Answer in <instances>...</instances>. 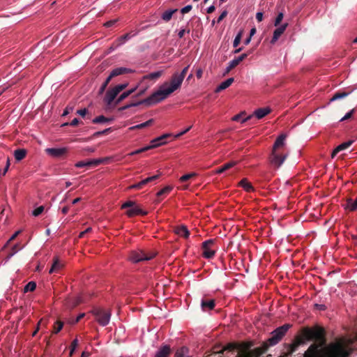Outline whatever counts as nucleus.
<instances>
[{
    "label": "nucleus",
    "instance_id": "obj_26",
    "mask_svg": "<svg viewBox=\"0 0 357 357\" xmlns=\"http://www.w3.org/2000/svg\"><path fill=\"white\" fill-rule=\"evenodd\" d=\"M177 11L178 9L176 8L167 10L162 14L161 18L163 21L167 22L172 19L173 14Z\"/></svg>",
    "mask_w": 357,
    "mask_h": 357
},
{
    "label": "nucleus",
    "instance_id": "obj_5",
    "mask_svg": "<svg viewBox=\"0 0 357 357\" xmlns=\"http://www.w3.org/2000/svg\"><path fill=\"white\" fill-rule=\"evenodd\" d=\"M291 325L286 324L277 328L271 333V337L267 340L266 347L274 346L277 344L291 328Z\"/></svg>",
    "mask_w": 357,
    "mask_h": 357
},
{
    "label": "nucleus",
    "instance_id": "obj_13",
    "mask_svg": "<svg viewBox=\"0 0 357 357\" xmlns=\"http://www.w3.org/2000/svg\"><path fill=\"white\" fill-rule=\"evenodd\" d=\"M170 136H172V134L165 133L160 137H158L152 139L151 141V144L149 145L151 149L166 144L167 142L165 141V139Z\"/></svg>",
    "mask_w": 357,
    "mask_h": 357
},
{
    "label": "nucleus",
    "instance_id": "obj_25",
    "mask_svg": "<svg viewBox=\"0 0 357 357\" xmlns=\"http://www.w3.org/2000/svg\"><path fill=\"white\" fill-rule=\"evenodd\" d=\"M82 302L81 296L69 298L66 301V305L70 308H74Z\"/></svg>",
    "mask_w": 357,
    "mask_h": 357
},
{
    "label": "nucleus",
    "instance_id": "obj_54",
    "mask_svg": "<svg viewBox=\"0 0 357 357\" xmlns=\"http://www.w3.org/2000/svg\"><path fill=\"white\" fill-rule=\"evenodd\" d=\"M112 130V128H107V129H105L104 130H102V131H98V132H96L95 134H94V136H100L101 135H105V134H107L109 132H110Z\"/></svg>",
    "mask_w": 357,
    "mask_h": 357
},
{
    "label": "nucleus",
    "instance_id": "obj_1",
    "mask_svg": "<svg viewBox=\"0 0 357 357\" xmlns=\"http://www.w3.org/2000/svg\"><path fill=\"white\" fill-rule=\"evenodd\" d=\"M310 340H315L318 344H312L305 351L304 357H321L319 355V347L325 344L324 330L319 326L312 328H304L301 335L296 337L294 342L289 345L288 353L292 354L297 348Z\"/></svg>",
    "mask_w": 357,
    "mask_h": 357
},
{
    "label": "nucleus",
    "instance_id": "obj_64",
    "mask_svg": "<svg viewBox=\"0 0 357 357\" xmlns=\"http://www.w3.org/2000/svg\"><path fill=\"white\" fill-rule=\"evenodd\" d=\"M91 227L86 228L84 231H82L79 234V238H83L84 235L91 231Z\"/></svg>",
    "mask_w": 357,
    "mask_h": 357
},
{
    "label": "nucleus",
    "instance_id": "obj_33",
    "mask_svg": "<svg viewBox=\"0 0 357 357\" xmlns=\"http://www.w3.org/2000/svg\"><path fill=\"white\" fill-rule=\"evenodd\" d=\"M350 93H351V91L350 92H337L330 99V102H333L338 99L344 98L348 96Z\"/></svg>",
    "mask_w": 357,
    "mask_h": 357
},
{
    "label": "nucleus",
    "instance_id": "obj_38",
    "mask_svg": "<svg viewBox=\"0 0 357 357\" xmlns=\"http://www.w3.org/2000/svg\"><path fill=\"white\" fill-rule=\"evenodd\" d=\"M36 284L35 282H33V281H31L29 282H28L24 288V292H27V291H33L36 289Z\"/></svg>",
    "mask_w": 357,
    "mask_h": 357
},
{
    "label": "nucleus",
    "instance_id": "obj_19",
    "mask_svg": "<svg viewBox=\"0 0 357 357\" xmlns=\"http://www.w3.org/2000/svg\"><path fill=\"white\" fill-rule=\"evenodd\" d=\"M171 351L169 345L162 346L155 353V357H168Z\"/></svg>",
    "mask_w": 357,
    "mask_h": 357
},
{
    "label": "nucleus",
    "instance_id": "obj_7",
    "mask_svg": "<svg viewBox=\"0 0 357 357\" xmlns=\"http://www.w3.org/2000/svg\"><path fill=\"white\" fill-rule=\"evenodd\" d=\"M128 85V82L122 83L116 85L112 89H109L105 96L104 102L107 105H110L117 95L123 90H124Z\"/></svg>",
    "mask_w": 357,
    "mask_h": 357
},
{
    "label": "nucleus",
    "instance_id": "obj_27",
    "mask_svg": "<svg viewBox=\"0 0 357 357\" xmlns=\"http://www.w3.org/2000/svg\"><path fill=\"white\" fill-rule=\"evenodd\" d=\"M174 357H191L189 354V349L186 347H182L176 350Z\"/></svg>",
    "mask_w": 357,
    "mask_h": 357
},
{
    "label": "nucleus",
    "instance_id": "obj_53",
    "mask_svg": "<svg viewBox=\"0 0 357 357\" xmlns=\"http://www.w3.org/2000/svg\"><path fill=\"white\" fill-rule=\"evenodd\" d=\"M235 349V346L232 344H228L224 349L221 350L219 354H223L225 351H232Z\"/></svg>",
    "mask_w": 357,
    "mask_h": 357
},
{
    "label": "nucleus",
    "instance_id": "obj_50",
    "mask_svg": "<svg viewBox=\"0 0 357 357\" xmlns=\"http://www.w3.org/2000/svg\"><path fill=\"white\" fill-rule=\"evenodd\" d=\"M354 112V109L350 110L349 112H348L341 119H340V121H345V120H347L349 119H350L351 117V116L353 115Z\"/></svg>",
    "mask_w": 357,
    "mask_h": 357
},
{
    "label": "nucleus",
    "instance_id": "obj_46",
    "mask_svg": "<svg viewBox=\"0 0 357 357\" xmlns=\"http://www.w3.org/2000/svg\"><path fill=\"white\" fill-rule=\"evenodd\" d=\"M77 344H78V340L77 339H75L72 343H71V345H70V355L71 356L73 352L75 351V349L77 348Z\"/></svg>",
    "mask_w": 357,
    "mask_h": 357
},
{
    "label": "nucleus",
    "instance_id": "obj_57",
    "mask_svg": "<svg viewBox=\"0 0 357 357\" xmlns=\"http://www.w3.org/2000/svg\"><path fill=\"white\" fill-rule=\"evenodd\" d=\"M227 10H224L217 19V23H220L227 15Z\"/></svg>",
    "mask_w": 357,
    "mask_h": 357
},
{
    "label": "nucleus",
    "instance_id": "obj_36",
    "mask_svg": "<svg viewBox=\"0 0 357 357\" xmlns=\"http://www.w3.org/2000/svg\"><path fill=\"white\" fill-rule=\"evenodd\" d=\"M139 211V207H137L135 204L134 206L127 210L126 215L128 217H133L135 215H138Z\"/></svg>",
    "mask_w": 357,
    "mask_h": 357
},
{
    "label": "nucleus",
    "instance_id": "obj_12",
    "mask_svg": "<svg viewBox=\"0 0 357 357\" xmlns=\"http://www.w3.org/2000/svg\"><path fill=\"white\" fill-rule=\"evenodd\" d=\"M271 112V109L269 107H261L256 109L254 112V114L252 115H250L247 116L246 118L243 119L241 121L242 123L248 121L250 120L252 116H255L258 119H261L264 118L265 116Z\"/></svg>",
    "mask_w": 357,
    "mask_h": 357
},
{
    "label": "nucleus",
    "instance_id": "obj_37",
    "mask_svg": "<svg viewBox=\"0 0 357 357\" xmlns=\"http://www.w3.org/2000/svg\"><path fill=\"white\" fill-rule=\"evenodd\" d=\"M23 247H20L19 244L17 243L12 247L11 252L8 255L7 260H9L13 256H14L19 250H22Z\"/></svg>",
    "mask_w": 357,
    "mask_h": 357
},
{
    "label": "nucleus",
    "instance_id": "obj_2",
    "mask_svg": "<svg viewBox=\"0 0 357 357\" xmlns=\"http://www.w3.org/2000/svg\"><path fill=\"white\" fill-rule=\"evenodd\" d=\"M183 82V79L178 75V73H174L169 82H165L158 90L151 94L155 104L166 99L170 94L178 89Z\"/></svg>",
    "mask_w": 357,
    "mask_h": 357
},
{
    "label": "nucleus",
    "instance_id": "obj_41",
    "mask_svg": "<svg viewBox=\"0 0 357 357\" xmlns=\"http://www.w3.org/2000/svg\"><path fill=\"white\" fill-rule=\"evenodd\" d=\"M111 79H112V78H109V76H108L107 77V79L102 83V86H100V88L99 89V92H98L99 94H102L105 91V89L107 88V86L108 84L109 83V82L111 81Z\"/></svg>",
    "mask_w": 357,
    "mask_h": 357
},
{
    "label": "nucleus",
    "instance_id": "obj_14",
    "mask_svg": "<svg viewBox=\"0 0 357 357\" xmlns=\"http://www.w3.org/2000/svg\"><path fill=\"white\" fill-rule=\"evenodd\" d=\"M248 56V54L243 53L239 56L234 59L231 60L229 63L227 68H225V75L227 74L230 72L231 69L237 66L243 60H244L247 56Z\"/></svg>",
    "mask_w": 357,
    "mask_h": 357
},
{
    "label": "nucleus",
    "instance_id": "obj_21",
    "mask_svg": "<svg viewBox=\"0 0 357 357\" xmlns=\"http://www.w3.org/2000/svg\"><path fill=\"white\" fill-rule=\"evenodd\" d=\"M353 143V141H348L346 142H344L340 145H338L332 152L331 157L333 158L335 157V155L341 151L344 150L349 147L351 144Z\"/></svg>",
    "mask_w": 357,
    "mask_h": 357
},
{
    "label": "nucleus",
    "instance_id": "obj_45",
    "mask_svg": "<svg viewBox=\"0 0 357 357\" xmlns=\"http://www.w3.org/2000/svg\"><path fill=\"white\" fill-rule=\"evenodd\" d=\"M241 32L238 33L236 36V37H235V38H234V42H233V46H234V47H236L239 45V43H240V42H241Z\"/></svg>",
    "mask_w": 357,
    "mask_h": 357
},
{
    "label": "nucleus",
    "instance_id": "obj_52",
    "mask_svg": "<svg viewBox=\"0 0 357 357\" xmlns=\"http://www.w3.org/2000/svg\"><path fill=\"white\" fill-rule=\"evenodd\" d=\"M194 175H195L194 174H185L180 178V181L182 182H185V181H188V179H190L191 177H192Z\"/></svg>",
    "mask_w": 357,
    "mask_h": 357
},
{
    "label": "nucleus",
    "instance_id": "obj_29",
    "mask_svg": "<svg viewBox=\"0 0 357 357\" xmlns=\"http://www.w3.org/2000/svg\"><path fill=\"white\" fill-rule=\"evenodd\" d=\"M236 163L235 162H227L226 164H225L224 165H222L221 167L215 170V174H222L224 172H225L226 170L233 167Z\"/></svg>",
    "mask_w": 357,
    "mask_h": 357
},
{
    "label": "nucleus",
    "instance_id": "obj_10",
    "mask_svg": "<svg viewBox=\"0 0 357 357\" xmlns=\"http://www.w3.org/2000/svg\"><path fill=\"white\" fill-rule=\"evenodd\" d=\"M142 104H146V105L150 106V105H155V102L153 98H152V96L151 95L150 96H149L148 98H146L144 100H139L137 102H131L130 104H127L123 107H121L119 108V111H124L130 107H137V106H139Z\"/></svg>",
    "mask_w": 357,
    "mask_h": 357
},
{
    "label": "nucleus",
    "instance_id": "obj_63",
    "mask_svg": "<svg viewBox=\"0 0 357 357\" xmlns=\"http://www.w3.org/2000/svg\"><path fill=\"white\" fill-rule=\"evenodd\" d=\"M116 22V20H112L107 21L104 24V26L106 27H111Z\"/></svg>",
    "mask_w": 357,
    "mask_h": 357
},
{
    "label": "nucleus",
    "instance_id": "obj_40",
    "mask_svg": "<svg viewBox=\"0 0 357 357\" xmlns=\"http://www.w3.org/2000/svg\"><path fill=\"white\" fill-rule=\"evenodd\" d=\"M132 37V35L130 33H126L118 38V40L119 42V45L123 44L126 41L130 40Z\"/></svg>",
    "mask_w": 357,
    "mask_h": 357
},
{
    "label": "nucleus",
    "instance_id": "obj_24",
    "mask_svg": "<svg viewBox=\"0 0 357 357\" xmlns=\"http://www.w3.org/2000/svg\"><path fill=\"white\" fill-rule=\"evenodd\" d=\"M164 73L163 70H158L155 72H153L151 73H149L147 75H145L143 76V79H150V80H157L159 79Z\"/></svg>",
    "mask_w": 357,
    "mask_h": 357
},
{
    "label": "nucleus",
    "instance_id": "obj_56",
    "mask_svg": "<svg viewBox=\"0 0 357 357\" xmlns=\"http://www.w3.org/2000/svg\"><path fill=\"white\" fill-rule=\"evenodd\" d=\"M192 7L191 5H188L186 6L183 7V8H181V13L182 14H185V13L190 12L192 10Z\"/></svg>",
    "mask_w": 357,
    "mask_h": 357
},
{
    "label": "nucleus",
    "instance_id": "obj_30",
    "mask_svg": "<svg viewBox=\"0 0 357 357\" xmlns=\"http://www.w3.org/2000/svg\"><path fill=\"white\" fill-rule=\"evenodd\" d=\"M26 155V151L24 149H18L14 151V156L17 161L22 160Z\"/></svg>",
    "mask_w": 357,
    "mask_h": 357
},
{
    "label": "nucleus",
    "instance_id": "obj_31",
    "mask_svg": "<svg viewBox=\"0 0 357 357\" xmlns=\"http://www.w3.org/2000/svg\"><path fill=\"white\" fill-rule=\"evenodd\" d=\"M241 186L246 192H252L254 190V188L252 184L248 181L246 178L242 179L239 183Z\"/></svg>",
    "mask_w": 357,
    "mask_h": 357
},
{
    "label": "nucleus",
    "instance_id": "obj_55",
    "mask_svg": "<svg viewBox=\"0 0 357 357\" xmlns=\"http://www.w3.org/2000/svg\"><path fill=\"white\" fill-rule=\"evenodd\" d=\"M190 67V65H188L186 67H185L181 73H178V75L181 77L183 79L185 78V76L186 75V73L188 70V68Z\"/></svg>",
    "mask_w": 357,
    "mask_h": 357
},
{
    "label": "nucleus",
    "instance_id": "obj_60",
    "mask_svg": "<svg viewBox=\"0 0 357 357\" xmlns=\"http://www.w3.org/2000/svg\"><path fill=\"white\" fill-rule=\"evenodd\" d=\"M314 307L317 309V310H321V311H324L326 309V307L325 305L324 304H314Z\"/></svg>",
    "mask_w": 357,
    "mask_h": 357
},
{
    "label": "nucleus",
    "instance_id": "obj_59",
    "mask_svg": "<svg viewBox=\"0 0 357 357\" xmlns=\"http://www.w3.org/2000/svg\"><path fill=\"white\" fill-rule=\"evenodd\" d=\"M245 114V112H241V113H239L235 116H234L231 119L232 121H238L241 120V118L242 116V115Z\"/></svg>",
    "mask_w": 357,
    "mask_h": 357
},
{
    "label": "nucleus",
    "instance_id": "obj_8",
    "mask_svg": "<svg viewBox=\"0 0 357 357\" xmlns=\"http://www.w3.org/2000/svg\"><path fill=\"white\" fill-rule=\"evenodd\" d=\"M215 244V239H208L202 243V255L206 259H211L215 254V250L213 249Z\"/></svg>",
    "mask_w": 357,
    "mask_h": 357
},
{
    "label": "nucleus",
    "instance_id": "obj_9",
    "mask_svg": "<svg viewBox=\"0 0 357 357\" xmlns=\"http://www.w3.org/2000/svg\"><path fill=\"white\" fill-rule=\"evenodd\" d=\"M153 258V255L148 256L142 250H135L131 252L129 256V260L132 263H138L142 261H148Z\"/></svg>",
    "mask_w": 357,
    "mask_h": 357
},
{
    "label": "nucleus",
    "instance_id": "obj_3",
    "mask_svg": "<svg viewBox=\"0 0 357 357\" xmlns=\"http://www.w3.org/2000/svg\"><path fill=\"white\" fill-rule=\"evenodd\" d=\"M354 340L352 338L342 337L326 349L328 357H348L351 353V346Z\"/></svg>",
    "mask_w": 357,
    "mask_h": 357
},
{
    "label": "nucleus",
    "instance_id": "obj_51",
    "mask_svg": "<svg viewBox=\"0 0 357 357\" xmlns=\"http://www.w3.org/2000/svg\"><path fill=\"white\" fill-rule=\"evenodd\" d=\"M190 31L189 29H181L178 33V36L179 38H182L185 33H189Z\"/></svg>",
    "mask_w": 357,
    "mask_h": 357
},
{
    "label": "nucleus",
    "instance_id": "obj_44",
    "mask_svg": "<svg viewBox=\"0 0 357 357\" xmlns=\"http://www.w3.org/2000/svg\"><path fill=\"white\" fill-rule=\"evenodd\" d=\"M283 17H284V15L282 13H278V16L276 17V18L275 20V22H274V25L275 26H278L280 24L281 21L283 19Z\"/></svg>",
    "mask_w": 357,
    "mask_h": 357
},
{
    "label": "nucleus",
    "instance_id": "obj_15",
    "mask_svg": "<svg viewBox=\"0 0 357 357\" xmlns=\"http://www.w3.org/2000/svg\"><path fill=\"white\" fill-rule=\"evenodd\" d=\"M287 26H288V24L284 23L275 29V31H273V35L272 39L271 40V44H275L278 41V40L282 36V34L284 32V31Z\"/></svg>",
    "mask_w": 357,
    "mask_h": 357
},
{
    "label": "nucleus",
    "instance_id": "obj_20",
    "mask_svg": "<svg viewBox=\"0 0 357 357\" xmlns=\"http://www.w3.org/2000/svg\"><path fill=\"white\" fill-rule=\"evenodd\" d=\"M234 81L233 77L228 78L224 82H221L215 89V93H219L221 91H223L227 89Z\"/></svg>",
    "mask_w": 357,
    "mask_h": 357
},
{
    "label": "nucleus",
    "instance_id": "obj_39",
    "mask_svg": "<svg viewBox=\"0 0 357 357\" xmlns=\"http://www.w3.org/2000/svg\"><path fill=\"white\" fill-rule=\"evenodd\" d=\"M172 190V187L170 185H167L164 188L161 189L160 191L157 192V196L160 197L164 195L169 194Z\"/></svg>",
    "mask_w": 357,
    "mask_h": 357
},
{
    "label": "nucleus",
    "instance_id": "obj_62",
    "mask_svg": "<svg viewBox=\"0 0 357 357\" xmlns=\"http://www.w3.org/2000/svg\"><path fill=\"white\" fill-rule=\"evenodd\" d=\"M88 110L86 108H84V109H79L77 111V114L82 116H84L86 113H87Z\"/></svg>",
    "mask_w": 357,
    "mask_h": 357
},
{
    "label": "nucleus",
    "instance_id": "obj_23",
    "mask_svg": "<svg viewBox=\"0 0 357 357\" xmlns=\"http://www.w3.org/2000/svg\"><path fill=\"white\" fill-rule=\"evenodd\" d=\"M137 89V86L136 87H134L131 89H129L128 91H126L124 92H123L119 97L118 98L115 100L114 102V104L116 105L118 104H119L121 101H123L124 99H126V98H128L130 95H131L132 93H133Z\"/></svg>",
    "mask_w": 357,
    "mask_h": 357
},
{
    "label": "nucleus",
    "instance_id": "obj_22",
    "mask_svg": "<svg viewBox=\"0 0 357 357\" xmlns=\"http://www.w3.org/2000/svg\"><path fill=\"white\" fill-rule=\"evenodd\" d=\"M175 233L185 238H188L190 236V231L188 229L187 227L185 225H181L180 227H178L175 229Z\"/></svg>",
    "mask_w": 357,
    "mask_h": 357
},
{
    "label": "nucleus",
    "instance_id": "obj_43",
    "mask_svg": "<svg viewBox=\"0 0 357 357\" xmlns=\"http://www.w3.org/2000/svg\"><path fill=\"white\" fill-rule=\"evenodd\" d=\"M44 211V206H40L38 208H36V209H34L33 211H32V215L33 216H38L39 215H40Z\"/></svg>",
    "mask_w": 357,
    "mask_h": 357
},
{
    "label": "nucleus",
    "instance_id": "obj_58",
    "mask_svg": "<svg viewBox=\"0 0 357 357\" xmlns=\"http://www.w3.org/2000/svg\"><path fill=\"white\" fill-rule=\"evenodd\" d=\"M73 110V107L68 105L63 112V116L68 115L70 112Z\"/></svg>",
    "mask_w": 357,
    "mask_h": 357
},
{
    "label": "nucleus",
    "instance_id": "obj_32",
    "mask_svg": "<svg viewBox=\"0 0 357 357\" xmlns=\"http://www.w3.org/2000/svg\"><path fill=\"white\" fill-rule=\"evenodd\" d=\"M61 267L62 264L60 263L59 259L57 257H54L53 264L49 271V273H52L53 272L59 270Z\"/></svg>",
    "mask_w": 357,
    "mask_h": 357
},
{
    "label": "nucleus",
    "instance_id": "obj_6",
    "mask_svg": "<svg viewBox=\"0 0 357 357\" xmlns=\"http://www.w3.org/2000/svg\"><path fill=\"white\" fill-rule=\"evenodd\" d=\"M91 313L95 316L96 320L100 326H105L109 324L112 315L110 310L97 307L93 309Z\"/></svg>",
    "mask_w": 357,
    "mask_h": 357
},
{
    "label": "nucleus",
    "instance_id": "obj_42",
    "mask_svg": "<svg viewBox=\"0 0 357 357\" xmlns=\"http://www.w3.org/2000/svg\"><path fill=\"white\" fill-rule=\"evenodd\" d=\"M150 149H151V148H150L149 145H148V146H144L143 148L139 149L137 150H135V151L128 153V155H136V154H139V153H141L142 152L150 150Z\"/></svg>",
    "mask_w": 357,
    "mask_h": 357
},
{
    "label": "nucleus",
    "instance_id": "obj_34",
    "mask_svg": "<svg viewBox=\"0 0 357 357\" xmlns=\"http://www.w3.org/2000/svg\"><path fill=\"white\" fill-rule=\"evenodd\" d=\"M153 119H151L144 123L137 124L136 126H133L130 127V130H135V129L144 128L151 126L153 123Z\"/></svg>",
    "mask_w": 357,
    "mask_h": 357
},
{
    "label": "nucleus",
    "instance_id": "obj_4",
    "mask_svg": "<svg viewBox=\"0 0 357 357\" xmlns=\"http://www.w3.org/2000/svg\"><path fill=\"white\" fill-rule=\"evenodd\" d=\"M286 138V134H281L277 137L273 146L271 155L270 156V162L277 168L280 167L283 164L287 157V154H281L278 151L280 148L284 146Z\"/></svg>",
    "mask_w": 357,
    "mask_h": 357
},
{
    "label": "nucleus",
    "instance_id": "obj_28",
    "mask_svg": "<svg viewBox=\"0 0 357 357\" xmlns=\"http://www.w3.org/2000/svg\"><path fill=\"white\" fill-rule=\"evenodd\" d=\"M344 208L351 211L357 210V197L355 200H353L352 199H348L344 205Z\"/></svg>",
    "mask_w": 357,
    "mask_h": 357
},
{
    "label": "nucleus",
    "instance_id": "obj_61",
    "mask_svg": "<svg viewBox=\"0 0 357 357\" xmlns=\"http://www.w3.org/2000/svg\"><path fill=\"white\" fill-rule=\"evenodd\" d=\"M190 128H191V126H190V127L187 128L185 130H183V131H181V132H178V133H177V134L174 136V137H175V138H178V137H179L182 136L183 135H184V134H185L187 132H188V131L190 130Z\"/></svg>",
    "mask_w": 357,
    "mask_h": 357
},
{
    "label": "nucleus",
    "instance_id": "obj_11",
    "mask_svg": "<svg viewBox=\"0 0 357 357\" xmlns=\"http://www.w3.org/2000/svg\"><path fill=\"white\" fill-rule=\"evenodd\" d=\"M45 151L48 155L54 158H60L67 153L68 149L66 147L47 148Z\"/></svg>",
    "mask_w": 357,
    "mask_h": 357
},
{
    "label": "nucleus",
    "instance_id": "obj_47",
    "mask_svg": "<svg viewBox=\"0 0 357 357\" xmlns=\"http://www.w3.org/2000/svg\"><path fill=\"white\" fill-rule=\"evenodd\" d=\"M135 205V202H134L132 201H128L122 204L121 208H130L132 206H134Z\"/></svg>",
    "mask_w": 357,
    "mask_h": 357
},
{
    "label": "nucleus",
    "instance_id": "obj_17",
    "mask_svg": "<svg viewBox=\"0 0 357 357\" xmlns=\"http://www.w3.org/2000/svg\"><path fill=\"white\" fill-rule=\"evenodd\" d=\"M134 72L132 69L130 68H125V67H119V68H116L114 69H113L110 74H109V78H113L114 77H116V76H119V75H123V74H127V73H131Z\"/></svg>",
    "mask_w": 357,
    "mask_h": 357
},
{
    "label": "nucleus",
    "instance_id": "obj_18",
    "mask_svg": "<svg viewBox=\"0 0 357 357\" xmlns=\"http://www.w3.org/2000/svg\"><path fill=\"white\" fill-rule=\"evenodd\" d=\"M215 305V303L213 299H202L201 301V307L204 312H208L213 310Z\"/></svg>",
    "mask_w": 357,
    "mask_h": 357
},
{
    "label": "nucleus",
    "instance_id": "obj_16",
    "mask_svg": "<svg viewBox=\"0 0 357 357\" xmlns=\"http://www.w3.org/2000/svg\"><path fill=\"white\" fill-rule=\"evenodd\" d=\"M100 160H96L95 159H90L86 160H82L77 162L75 166L77 168H82L84 167H97L100 165Z\"/></svg>",
    "mask_w": 357,
    "mask_h": 357
},
{
    "label": "nucleus",
    "instance_id": "obj_35",
    "mask_svg": "<svg viewBox=\"0 0 357 357\" xmlns=\"http://www.w3.org/2000/svg\"><path fill=\"white\" fill-rule=\"evenodd\" d=\"M112 121V119H109L102 115H100V116H98L94 118L92 120V122L93 123H107V122H109Z\"/></svg>",
    "mask_w": 357,
    "mask_h": 357
},
{
    "label": "nucleus",
    "instance_id": "obj_48",
    "mask_svg": "<svg viewBox=\"0 0 357 357\" xmlns=\"http://www.w3.org/2000/svg\"><path fill=\"white\" fill-rule=\"evenodd\" d=\"M160 175H161L160 174L154 175V176H150V177H148V178L144 179V181H145L146 184H147L151 181H153L158 179L160 176Z\"/></svg>",
    "mask_w": 357,
    "mask_h": 357
},
{
    "label": "nucleus",
    "instance_id": "obj_49",
    "mask_svg": "<svg viewBox=\"0 0 357 357\" xmlns=\"http://www.w3.org/2000/svg\"><path fill=\"white\" fill-rule=\"evenodd\" d=\"M56 324L57 326L54 327V333H58L62 329L63 324L62 321H58Z\"/></svg>",
    "mask_w": 357,
    "mask_h": 357
}]
</instances>
